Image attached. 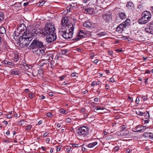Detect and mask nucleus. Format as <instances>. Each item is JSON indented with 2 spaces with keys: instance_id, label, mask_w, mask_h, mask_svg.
I'll list each match as a JSON object with an SVG mask.
<instances>
[{
  "instance_id": "nucleus-44",
  "label": "nucleus",
  "mask_w": 153,
  "mask_h": 153,
  "mask_svg": "<svg viewBox=\"0 0 153 153\" xmlns=\"http://www.w3.org/2000/svg\"><path fill=\"white\" fill-rule=\"evenodd\" d=\"M139 101V97H137L136 98V99L135 100V102L137 104H138Z\"/></svg>"
},
{
  "instance_id": "nucleus-6",
  "label": "nucleus",
  "mask_w": 153,
  "mask_h": 153,
  "mask_svg": "<svg viewBox=\"0 0 153 153\" xmlns=\"http://www.w3.org/2000/svg\"><path fill=\"white\" fill-rule=\"evenodd\" d=\"M88 133V127L83 126L77 129L76 131V135L78 138H82L86 136Z\"/></svg>"
},
{
  "instance_id": "nucleus-48",
  "label": "nucleus",
  "mask_w": 153,
  "mask_h": 153,
  "mask_svg": "<svg viewBox=\"0 0 153 153\" xmlns=\"http://www.w3.org/2000/svg\"><path fill=\"white\" fill-rule=\"evenodd\" d=\"M104 108H103V107H97V109H96V110H104Z\"/></svg>"
},
{
  "instance_id": "nucleus-9",
  "label": "nucleus",
  "mask_w": 153,
  "mask_h": 153,
  "mask_svg": "<svg viewBox=\"0 0 153 153\" xmlns=\"http://www.w3.org/2000/svg\"><path fill=\"white\" fill-rule=\"evenodd\" d=\"M56 39V34L54 32L53 33H52L47 36L46 38V40L48 43H51L55 41Z\"/></svg>"
},
{
  "instance_id": "nucleus-64",
  "label": "nucleus",
  "mask_w": 153,
  "mask_h": 153,
  "mask_svg": "<svg viewBox=\"0 0 153 153\" xmlns=\"http://www.w3.org/2000/svg\"><path fill=\"white\" fill-rule=\"evenodd\" d=\"M150 10L151 11L152 13L153 14V6L150 9Z\"/></svg>"
},
{
  "instance_id": "nucleus-38",
  "label": "nucleus",
  "mask_w": 153,
  "mask_h": 153,
  "mask_svg": "<svg viewBox=\"0 0 153 153\" xmlns=\"http://www.w3.org/2000/svg\"><path fill=\"white\" fill-rule=\"evenodd\" d=\"M150 133H144L143 134V136L146 137H149L150 135Z\"/></svg>"
},
{
  "instance_id": "nucleus-25",
  "label": "nucleus",
  "mask_w": 153,
  "mask_h": 153,
  "mask_svg": "<svg viewBox=\"0 0 153 153\" xmlns=\"http://www.w3.org/2000/svg\"><path fill=\"white\" fill-rule=\"evenodd\" d=\"M19 61V54L18 53L15 54L14 58V61L15 62H17Z\"/></svg>"
},
{
  "instance_id": "nucleus-51",
  "label": "nucleus",
  "mask_w": 153,
  "mask_h": 153,
  "mask_svg": "<svg viewBox=\"0 0 153 153\" xmlns=\"http://www.w3.org/2000/svg\"><path fill=\"white\" fill-rule=\"evenodd\" d=\"M39 3H40V6H41L43 5V4L45 3V2H44V1H43L41 2L40 1H39Z\"/></svg>"
},
{
  "instance_id": "nucleus-27",
  "label": "nucleus",
  "mask_w": 153,
  "mask_h": 153,
  "mask_svg": "<svg viewBox=\"0 0 153 153\" xmlns=\"http://www.w3.org/2000/svg\"><path fill=\"white\" fill-rule=\"evenodd\" d=\"M46 60V59H43L40 61L39 63V65L40 66H43L46 63V62H44Z\"/></svg>"
},
{
  "instance_id": "nucleus-41",
  "label": "nucleus",
  "mask_w": 153,
  "mask_h": 153,
  "mask_svg": "<svg viewBox=\"0 0 153 153\" xmlns=\"http://www.w3.org/2000/svg\"><path fill=\"white\" fill-rule=\"evenodd\" d=\"M67 51L65 50H62L61 51V53L63 55H65Z\"/></svg>"
},
{
  "instance_id": "nucleus-36",
  "label": "nucleus",
  "mask_w": 153,
  "mask_h": 153,
  "mask_svg": "<svg viewBox=\"0 0 153 153\" xmlns=\"http://www.w3.org/2000/svg\"><path fill=\"white\" fill-rule=\"evenodd\" d=\"M46 116L50 117H53V115L51 112H48L46 114Z\"/></svg>"
},
{
  "instance_id": "nucleus-21",
  "label": "nucleus",
  "mask_w": 153,
  "mask_h": 153,
  "mask_svg": "<svg viewBox=\"0 0 153 153\" xmlns=\"http://www.w3.org/2000/svg\"><path fill=\"white\" fill-rule=\"evenodd\" d=\"M126 7L128 8L129 9H132L134 7V5L133 3L130 2H128L126 4Z\"/></svg>"
},
{
  "instance_id": "nucleus-47",
  "label": "nucleus",
  "mask_w": 153,
  "mask_h": 153,
  "mask_svg": "<svg viewBox=\"0 0 153 153\" xmlns=\"http://www.w3.org/2000/svg\"><path fill=\"white\" fill-rule=\"evenodd\" d=\"M65 77V75L59 77V78L61 80H63Z\"/></svg>"
},
{
  "instance_id": "nucleus-50",
  "label": "nucleus",
  "mask_w": 153,
  "mask_h": 153,
  "mask_svg": "<svg viewBox=\"0 0 153 153\" xmlns=\"http://www.w3.org/2000/svg\"><path fill=\"white\" fill-rule=\"evenodd\" d=\"M109 81L111 82H115V80L113 78H111L110 79Z\"/></svg>"
},
{
  "instance_id": "nucleus-59",
  "label": "nucleus",
  "mask_w": 153,
  "mask_h": 153,
  "mask_svg": "<svg viewBox=\"0 0 153 153\" xmlns=\"http://www.w3.org/2000/svg\"><path fill=\"white\" fill-rule=\"evenodd\" d=\"M98 100H99V99L98 98L96 97V98H94V102H97Z\"/></svg>"
},
{
  "instance_id": "nucleus-53",
  "label": "nucleus",
  "mask_w": 153,
  "mask_h": 153,
  "mask_svg": "<svg viewBox=\"0 0 153 153\" xmlns=\"http://www.w3.org/2000/svg\"><path fill=\"white\" fill-rule=\"evenodd\" d=\"M24 121V120H21L19 121V123L20 124V125H23V124L24 123H23Z\"/></svg>"
},
{
  "instance_id": "nucleus-57",
  "label": "nucleus",
  "mask_w": 153,
  "mask_h": 153,
  "mask_svg": "<svg viewBox=\"0 0 153 153\" xmlns=\"http://www.w3.org/2000/svg\"><path fill=\"white\" fill-rule=\"evenodd\" d=\"M98 61L99 60L98 59H96L94 61V64H96L98 63Z\"/></svg>"
},
{
  "instance_id": "nucleus-16",
  "label": "nucleus",
  "mask_w": 153,
  "mask_h": 153,
  "mask_svg": "<svg viewBox=\"0 0 153 153\" xmlns=\"http://www.w3.org/2000/svg\"><path fill=\"white\" fill-rule=\"evenodd\" d=\"M123 25H122L121 24L118 25L116 28V32L121 33L123 32L124 28L123 27Z\"/></svg>"
},
{
  "instance_id": "nucleus-39",
  "label": "nucleus",
  "mask_w": 153,
  "mask_h": 153,
  "mask_svg": "<svg viewBox=\"0 0 153 153\" xmlns=\"http://www.w3.org/2000/svg\"><path fill=\"white\" fill-rule=\"evenodd\" d=\"M32 127V126L31 125H29L26 128H25L26 130H29Z\"/></svg>"
},
{
  "instance_id": "nucleus-42",
  "label": "nucleus",
  "mask_w": 153,
  "mask_h": 153,
  "mask_svg": "<svg viewBox=\"0 0 153 153\" xmlns=\"http://www.w3.org/2000/svg\"><path fill=\"white\" fill-rule=\"evenodd\" d=\"M72 146L74 148H76L79 147V146H78V145L76 144H73Z\"/></svg>"
},
{
  "instance_id": "nucleus-29",
  "label": "nucleus",
  "mask_w": 153,
  "mask_h": 153,
  "mask_svg": "<svg viewBox=\"0 0 153 153\" xmlns=\"http://www.w3.org/2000/svg\"><path fill=\"white\" fill-rule=\"evenodd\" d=\"M81 38H82L80 36L79 34H78L74 38L72 39V40L77 41L78 40H79L80 39H81Z\"/></svg>"
},
{
  "instance_id": "nucleus-8",
  "label": "nucleus",
  "mask_w": 153,
  "mask_h": 153,
  "mask_svg": "<svg viewBox=\"0 0 153 153\" xmlns=\"http://www.w3.org/2000/svg\"><path fill=\"white\" fill-rule=\"evenodd\" d=\"M17 32L19 34H22L25 32L27 33V31L26 27L24 23H22L17 28V30L15 31V32Z\"/></svg>"
},
{
  "instance_id": "nucleus-13",
  "label": "nucleus",
  "mask_w": 153,
  "mask_h": 153,
  "mask_svg": "<svg viewBox=\"0 0 153 153\" xmlns=\"http://www.w3.org/2000/svg\"><path fill=\"white\" fill-rule=\"evenodd\" d=\"M82 38H85L88 36V33L85 30H80L78 33Z\"/></svg>"
},
{
  "instance_id": "nucleus-28",
  "label": "nucleus",
  "mask_w": 153,
  "mask_h": 153,
  "mask_svg": "<svg viewBox=\"0 0 153 153\" xmlns=\"http://www.w3.org/2000/svg\"><path fill=\"white\" fill-rule=\"evenodd\" d=\"M4 14L3 13L0 12V23L4 19Z\"/></svg>"
},
{
  "instance_id": "nucleus-32",
  "label": "nucleus",
  "mask_w": 153,
  "mask_h": 153,
  "mask_svg": "<svg viewBox=\"0 0 153 153\" xmlns=\"http://www.w3.org/2000/svg\"><path fill=\"white\" fill-rule=\"evenodd\" d=\"M100 82L99 81H98L97 82L94 81L92 83L91 85L92 86H94L95 85H98L100 84Z\"/></svg>"
},
{
  "instance_id": "nucleus-60",
  "label": "nucleus",
  "mask_w": 153,
  "mask_h": 153,
  "mask_svg": "<svg viewBox=\"0 0 153 153\" xmlns=\"http://www.w3.org/2000/svg\"><path fill=\"white\" fill-rule=\"evenodd\" d=\"M1 44L0 45V51L3 49L4 48V46L3 45L1 46Z\"/></svg>"
},
{
  "instance_id": "nucleus-61",
  "label": "nucleus",
  "mask_w": 153,
  "mask_h": 153,
  "mask_svg": "<svg viewBox=\"0 0 153 153\" xmlns=\"http://www.w3.org/2000/svg\"><path fill=\"white\" fill-rule=\"evenodd\" d=\"M6 134L7 135H9L10 134V131L9 130H8L7 132L6 133Z\"/></svg>"
},
{
  "instance_id": "nucleus-26",
  "label": "nucleus",
  "mask_w": 153,
  "mask_h": 153,
  "mask_svg": "<svg viewBox=\"0 0 153 153\" xmlns=\"http://www.w3.org/2000/svg\"><path fill=\"white\" fill-rule=\"evenodd\" d=\"M143 115L146 119H148L149 117V114L147 111H146L144 113Z\"/></svg>"
},
{
  "instance_id": "nucleus-52",
  "label": "nucleus",
  "mask_w": 153,
  "mask_h": 153,
  "mask_svg": "<svg viewBox=\"0 0 153 153\" xmlns=\"http://www.w3.org/2000/svg\"><path fill=\"white\" fill-rule=\"evenodd\" d=\"M76 74L75 73H73L71 74V76L73 77H74L76 76Z\"/></svg>"
},
{
  "instance_id": "nucleus-17",
  "label": "nucleus",
  "mask_w": 153,
  "mask_h": 153,
  "mask_svg": "<svg viewBox=\"0 0 153 153\" xmlns=\"http://www.w3.org/2000/svg\"><path fill=\"white\" fill-rule=\"evenodd\" d=\"M102 17L105 22L108 21L111 18L110 15L108 14H103Z\"/></svg>"
},
{
  "instance_id": "nucleus-10",
  "label": "nucleus",
  "mask_w": 153,
  "mask_h": 153,
  "mask_svg": "<svg viewBox=\"0 0 153 153\" xmlns=\"http://www.w3.org/2000/svg\"><path fill=\"white\" fill-rule=\"evenodd\" d=\"M27 34L30 35V37L31 38L33 36H35V35L39 34V32L36 29L33 27L31 28L30 30L27 31Z\"/></svg>"
},
{
  "instance_id": "nucleus-31",
  "label": "nucleus",
  "mask_w": 153,
  "mask_h": 153,
  "mask_svg": "<svg viewBox=\"0 0 153 153\" xmlns=\"http://www.w3.org/2000/svg\"><path fill=\"white\" fill-rule=\"evenodd\" d=\"M106 34V33L105 32H102L100 33H98L97 35L98 36H104Z\"/></svg>"
},
{
  "instance_id": "nucleus-37",
  "label": "nucleus",
  "mask_w": 153,
  "mask_h": 153,
  "mask_svg": "<svg viewBox=\"0 0 153 153\" xmlns=\"http://www.w3.org/2000/svg\"><path fill=\"white\" fill-rule=\"evenodd\" d=\"M122 25H123V27L124 28H125L128 25V24H127L125 22H123V23H121Z\"/></svg>"
},
{
  "instance_id": "nucleus-1",
  "label": "nucleus",
  "mask_w": 153,
  "mask_h": 153,
  "mask_svg": "<svg viewBox=\"0 0 153 153\" xmlns=\"http://www.w3.org/2000/svg\"><path fill=\"white\" fill-rule=\"evenodd\" d=\"M74 29V25L69 23L67 26L61 25L59 28V34L64 38L70 39L73 37Z\"/></svg>"
},
{
  "instance_id": "nucleus-19",
  "label": "nucleus",
  "mask_w": 153,
  "mask_h": 153,
  "mask_svg": "<svg viewBox=\"0 0 153 153\" xmlns=\"http://www.w3.org/2000/svg\"><path fill=\"white\" fill-rule=\"evenodd\" d=\"M97 142H95L91 143H90L88 145H86L85 146L86 147L88 148H92L93 147L95 146L97 144Z\"/></svg>"
},
{
  "instance_id": "nucleus-12",
  "label": "nucleus",
  "mask_w": 153,
  "mask_h": 153,
  "mask_svg": "<svg viewBox=\"0 0 153 153\" xmlns=\"http://www.w3.org/2000/svg\"><path fill=\"white\" fill-rule=\"evenodd\" d=\"M149 26L145 28L146 32L153 34V21L149 23Z\"/></svg>"
},
{
  "instance_id": "nucleus-40",
  "label": "nucleus",
  "mask_w": 153,
  "mask_h": 153,
  "mask_svg": "<svg viewBox=\"0 0 153 153\" xmlns=\"http://www.w3.org/2000/svg\"><path fill=\"white\" fill-rule=\"evenodd\" d=\"M21 4V2H18L16 3H15L14 5H15V6H16V5H17V6L19 7H20V6Z\"/></svg>"
},
{
  "instance_id": "nucleus-49",
  "label": "nucleus",
  "mask_w": 153,
  "mask_h": 153,
  "mask_svg": "<svg viewBox=\"0 0 153 153\" xmlns=\"http://www.w3.org/2000/svg\"><path fill=\"white\" fill-rule=\"evenodd\" d=\"M34 96V94H29V97L31 98L32 99Z\"/></svg>"
},
{
  "instance_id": "nucleus-63",
  "label": "nucleus",
  "mask_w": 153,
  "mask_h": 153,
  "mask_svg": "<svg viewBox=\"0 0 153 153\" xmlns=\"http://www.w3.org/2000/svg\"><path fill=\"white\" fill-rule=\"evenodd\" d=\"M131 152V150L129 149H128L126 151V153H129Z\"/></svg>"
},
{
  "instance_id": "nucleus-14",
  "label": "nucleus",
  "mask_w": 153,
  "mask_h": 153,
  "mask_svg": "<svg viewBox=\"0 0 153 153\" xmlns=\"http://www.w3.org/2000/svg\"><path fill=\"white\" fill-rule=\"evenodd\" d=\"M119 16L120 17V19L119 20V19L117 18L116 19V21L117 22H121V20H123L126 19L127 16L125 13H121L119 14Z\"/></svg>"
},
{
  "instance_id": "nucleus-30",
  "label": "nucleus",
  "mask_w": 153,
  "mask_h": 153,
  "mask_svg": "<svg viewBox=\"0 0 153 153\" xmlns=\"http://www.w3.org/2000/svg\"><path fill=\"white\" fill-rule=\"evenodd\" d=\"M59 111L62 114H67L68 113L66 110L63 108L60 109L59 110Z\"/></svg>"
},
{
  "instance_id": "nucleus-22",
  "label": "nucleus",
  "mask_w": 153,
  "mask_h": 153,
  "mask_svg": "<svg viewBox=\"0 0 153 153\" xmlns=\"http://www.w3.org/2000/svg\"><path fill=\"white\" fill-rule=\"evenodd\" d=\"M3 63L4 65H8L11 66H13L14 65V64L13 63H12L6 60L3 61Z\"/></svg>"
},
{
  "instance_id": "nucleus-3",
  "label": "nucleus",
  "mask_w": 153,
  "mask_h": 153,
  "mask_svg": "<svg viewBox=\"0 0 153 153\" xmlns=\"http://www.w3.org/2000/svg\"><path fill=\"white\" fill-rule=\"evenodd\" d=\"M141 16L138 21V23L140 25L145 24L150 21L152 15L150 12L144 11L142 13Z\"/></svg>"
},
{
  "instance_id": "nucleus-46",
  "label": "nucleus",
  "mask_w": 153,
  "mask_h": 153,
  "mask_svg": "<svg viewBox=\"0 0 153 153\" xmlns=\"http://www.w3.org/2000/svg\"><path fill=\"white\" fill-rule=\"evenodd\" d=\"M117 48L115 47V51H116L117 52H121L122 51V50L121 49H117Z\"/></svg>"
},
{
  "instance_id": "nucleus-18",
  "label": "nucleus",
  "mask_w": 153,
  "mask_h": 153,
  "mask_svg": "<svg viewBox=\"0 0 153 153\" xmlns=\"http://www.w3.org/2000/svg\"><path fill=\"white\" fill-rule=\"evenodd\" d=\"M85 11L86 12L88 13L89 14H93L95 13L94 9L91 7L88 8L87 9H86Z\"/></svg>"
},
{
  "instance_id": "nucleus-7",
  "label": "nucleus",
  "mask_w": 153,
  "mask_h": 153,
  "mask_svg": "<svg viewBox=\"0 0 153 153\" xmlns=\"http://www.w3.org/2000/svg\"><path fill=\"white\" fill-rule=\"evenodd\" d=\"M126 128L125 125H123L120 126L119 128V131L117 132V134L119 136H123L128 135L129 133V132L127 131L124 130V129Z\"/></svg>"
},
{
  "instance_id": "nucleus-11",
  "label": "nucleus",
  "mask_w": 153,
  "mask_h": 153,
  "mask_svg": "<svg viewBox=\"0 0 153 153\" xmlns=\"http://www.w3.org/2000/svg\"><path fill=\"white\" fill-rule=\"evenodd\" d=\"M146 128V126H137L133 129V131L135 132H143Z\"/></svg>"
},
{
  "instance_id": "nucleus-2",
  "label": "nucleus",
  "mask_w": 153,
  "mask_h": 153,
  "mask_svg": "<svg viewBox=\"0 0 153 153\" xmlns=\"http://www.w3.org/2000/svg\"><path fill=\"white\" fill-rule=\"evenodd\" d=\"M44 48L45 46L43 42L37 39H34L29 46L28 49L33 53L38 52L39 48Z\"/></svg>"
},
{
  "instance_id": "nucleus-4",
  "label": "nucleus",
  "mask_w": 153,
  "mask_h": 153,
  "mask_svg": "<svg viewBox=\"0 0 153 153\" xmlns=\"http://www.w3.org/2000/svg\"><path fill=\"white\" fill-rule=\"evenodd\" d=\"M55 30L54 25L50 22L46 23L45 28L42 31V34L44 36H48L51 33H53Z\"/></svg>"
},
{
  "instance_id": "nucleus-35",
  "label": "nucleus",
  "mask_w": 153,
  "mask_h": 153,
  "mask_svg": "<svg viewBox=\"0 0 153 153\" xmlns=\"http://www.w3.org/2000/svg\"><path fill=\"white\" fill-rule=\"evenodd\" d=\"M105 0H96V2L97 3L103 4Z\"/></svg>"
},
{
  "instance_id": "nucleus-34",
  "label": "nucleus",
  "mask_w": 153,
  "mask_h": 153,
  "mask_svg": "<svg viewBox=\"0 0 153 153\" xmlns=\"http://www.w3.org/2000/svg\"><path fill=\"white\" fill-rule=\"evenodd\" d=\"M19 72L17 71H12L11 73V74L14 75H17L18 74Z\"/></svg>"
},
{
  "instance_id": "nucleus-45",
  "label": "nucleus",
  "mask_w": 153,
  "mask_h": 153,
  "mask_svg": "<svg viewBox=\"0 0 153 153\" xmlns=\"http://www.w3.org/2000/svg\"><path fill=\"white\" fill-rule=\"evenodd\" d=\"M130 21V19H126V20L125 21V22L127 24H128V25H129V22Z\"/></svg>"
},
{
  "instance_id": "nucleus-62",
  "label": "nucleus",
  "mask_w": 153,
  "mask_h": 153,
  "mask_svg": "<svg viewBox=\"0 0 153 153\" xmlns=\"http://www.w3.org/2000/svg\"><path fill=\"white\" fill-rule=\"evenodd\" d=\"M29 3L28 2H27L24 3V5L25 6H26Z\"/></svg>"
},
{
  "instance_id": "nucleus-33",
  "label": "nucleus",
  "mask_w": 153,
  "mask_h": 153,
  "mask_svg": "<svg viewBox=\"0 0 153 153\" xmlns=\"http://www.w3.org/2000/svg\"><path fill=\"white\" fill-rule=\"evenodd\" d=\"M136 114L140 116H142L143 114V113L142 112L140 111L139 110H137L136 111Z\"/></svg>"
},
{
  "instance_id": "nucleus-54",
  "label": "nucleus",
  "mask_w": 153,
  "mask_h": 153,
  "mask_svg": "<svg viewBox=\"0 0 153 153\" xmlns=\"http://www.w3.org/2000/svg\"><path fill=\"white\" fill-rule=\"evenodd\" d=\"M149 134L150 135L149 136V138L152 139V137L153 136V134L151 133H150V134Z\"/></svg>"
},
{
  "instance_id": "nucleus-56",
  "label": "nucleus",
  "mask_w": 153,
  "mask_h": 153,
  "mask_svg": "<svg viewBox=\"0 0 153 153\" xmlns=\"http://www.w3.org/2000/svg\"><path fill=\"white\" fill-rule=\"evenodd\" d=\"M61 149V147L59 146H58L57 147L56 151H59Z\"/></svg>"
},
{
  "instance_id": "nucleus-43",
  "label": "nucleus",
  "mask_w": 153,
  "mask_h": 153,
  "mask_svg": "<svg viewBox=\"0 0 153 153\" xmlns=\"http://www.w3.org/2000/svg\"><path fill=\"white\" fill-rule=\"evenodd\" d=\"M71 120L70 118H67L66 119L65 121L67 123H70L71 121Z\"/></svg>"
},
{
  "instance_id": "nucleus-20",
  "label": "nucleus",
  "mask_w": 153,
  "mask_h": 153,
  "mask_svg": "<svg viewBox=\"0 0 153 153\" xmlns=\"http://www.w3.org/2000/svg\"><path fill=\"white\" fill-rule=\"evenodd\" d=\"M0 33L3 35V36L6 34V30L5 28L3 27H0Z\"/></svg>"
},
{
  "instance_id": "nucleus-15",
  "label": "nucleus",
  "mask_w": 153,
  "mask_h": 153,
  "mask_svg": "<svg viewBox=\"0 0 153 153\" xmlns=\"http://www.w3.org/2000/svg\"><path fill=\"white\" fill-rule=\"evenodd\" d=\"M68 19V17H63L61 21V25L67 26L69 24H67Z\"/></svg>"
},
{
  "instance_id": "nucleus-58",
  "label": "nucleus",
  "mask_w": 153,
  "mask_h": 153,
  "mask_svg": "<svg viewBox=\"0 0 153 153\" xmlns=\"http://www.w3.org/2000/svg\"><path fill=\"white\" fill-rule=\"evenodd\" d=\"M7 117L8 118H10L12 117V116H11L10 114H7L6 115Z\"/></svg>"
},
{
  "instance_id": "nucleus-5",
  "label": "nucleus",
  "mask_w": 153,
  "mask_h": 153,
  "mask_svg": "<svg viewBox=\"0 0 153 153\" xmlns=\"http://www.w3.org/2000/svg\"><path fill=\"white\" fill-rule=\"evenodd\" d=\"M30 35L27 34V33L24 32L22 33L21 39H20V42L23 47H25L29 45L30 41L32 39L30 37Z\"/></svg>"
},
{
  "instance_id": "nucleus-55",
  "label": "nucleus",
  "mask_w": 153,
  "mask_h": 153,
  "mask_svg": "<svg viewBox=\"0 0 153 153\" xmlns=\"http://www.w3.org/2000/svg\"><path fill=\"white\" fill-rule=\"evenodd\" d=\"M142 98L144 101H145L147 100V97L146 96H143L142 97Z\"/></svg>"
},
{
  "instance_id": "nucleus-23",
  "label": "nucleus",
  "mask_w": 153,
  "mask_h": 153,
  "mask_svg": "<svg viewBox=\"0 0 153 153\" xmlns=\"http://www.w3.org/2000/svg\"><path fill=\"white\" fill-rule=\"evenodd\" d=\"M84 27H90L91 26V23L89 21L85 22L83 24Z\"/></svg>"
},
{
  "instance_id": "nucleus-24",
  "label": "nucleus",
  "mask_w": 153,
  "mask_h": 153,
  "mask_svg": "<svg viewBox=\"0 0 153 153\" xmlns=\"http://www.w3.org/2000/svg\"><path fill=\"white\" fill-rule=\"evenodd\" d=\"M37 54L40 55V54L41 53L42 55H45V51L43 49L41 50L39 49V50H38V52H36Z\"/></svg>"
}]
</instances>
